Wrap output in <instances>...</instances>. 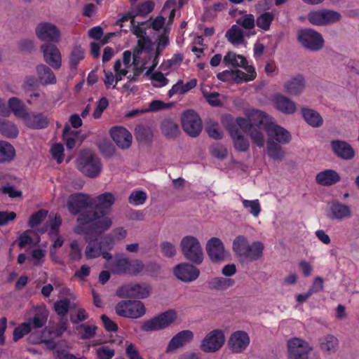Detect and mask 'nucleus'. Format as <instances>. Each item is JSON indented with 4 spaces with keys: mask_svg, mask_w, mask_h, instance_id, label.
<instances>
[{
    "mask_svg": "<svg viewBox=\"0 0 359 359\" xmlns=\"http://www.w3.org/2000/svg\"><path fill=\"white\" fill-rule=\"evenodd\" d=\"M242 203L248 212L252 214L254 217H258L261 210L260 204L258 200L250 201L242 198Z\"/></svg>",
    "mask_w": 359,
    "mask_h": 359,
    "instance_id": "51",
    "label": "nucleus"
},
{
    "mask_svg": "<svg viewBox=\"0 0 359 359\" xmlns=\"http://www.w3.org/2000/svg\"><path fill=\"white\" fill-rule=\"evenodd\" d=\"M182 252L189 261L200 264L203 260V252L198 240L192 236L184 237L180 243Z\"/></svg>",
    "mask_w": 359,
    "mask_h": 359,
    "instance_id": "5",
    "label": "nucleus"
},
{
    "mask_svg": "<svg viewBox=\"0 0 359 359\" xmlns=\"http://www.w3.org/2000/svg\"><path fill=\"white\" fill-rule=\"evenodd\" d=\"M353 213L349 205L340 202H333L329 206L327 217L332 220L341 221L352 217Z\"/></svg>",
    "mask_w": 359,
    "mask_h": 359,
    "instance_id": "22",
    "label": "nucleus"
},
{
    "mask_svg": "<svg viewBox=\"0 0 359 359\" xmlns=\"http://www.w3.org/2000/svg\"><path fill=\"white\" fill-rule=\"evenodd\" d=\"M95 234L86 235V241L88 245L85 249V256L86 259H95L101 256L102 245L100 244L97 237L100 236Z\"/></svg>",
    "mask_w": 359,
    "mask_h": 359,
    "instance_id": "29",
    "label": "nucleus"
},
{
    "mask_svg": "<svg viewBox=\"0 0 359 359\" xmlns=\"http://www.w3.org/2000/svg\"><path fill=\"white\" fill-rule=\"evenodd\" d=\"M184 131L191 137H197L202 130V122L198 114L194 110L185 111L181 118Z\"/></svg>",
    "mask_w": 359,
    "mask_h": 359,
    "instance_id": "12",
    "label": "nucleus"
},
{
    "mask_svg": "<svg viewBox=\"0 0 359 359\" xmlns=\"http://www.w3.org/2000/svg\"><path fill=\"white\" fill-rule=\"evenodd\" d=\"M341 180L339 174L332 169H327L318 172L316 176V182L317 184L324 186L329 187L332 186Z\"/></svg>",
    "mask_w": 359,
    "mask_h": 359,
    "instance_id": "30",
    "label": "nucleus"
},
{
    "mask_svg": "<svg viewBox=\"0 0 359 359\" xmlns=\"http://www.w3.org/2000/svg\"><path fill=\"white\" fill-rule=\"evenodd\" d=\"M271 102L276 110L284 114H294L297 111L296 102L280 93L274 94L271 99Z\"/></svg>",
    "mask_w": 359,
    "mask_h": 359,
    "instance_id": "17",
    "label": "nucleus"
},
{
    "mask_svg": "<svg viewBox=\"0 0 359 359\" xmlns=\"http://www.w3.org/2000/svg\"><path fill=\"white\" fill-rule=\"evenodd\" d=\"M206 131L210 137L215 140H221L223 137V132L220 130L218 123H212L206 128Z\"/></svg>",
    "mask_w": 359,
    "mask_h": 359,
    "instance_id": "63",
    "label": "nucleus"
},
{
    "mask_svg": "<svg viewBox=\"0 0 359 359\" xmlns=\"http://www.w3.org/2000/svg\"><path fill=\"white\" fill-rule=\"evenodd\" d=\"M291 141V135L284 128L271 122V158L281 160L285 151L281 144Z\"/></svg>",
    "mask_w": 359,
    "mask_h": 359,
    "instance_id": "4",
    "label": "nucleus"
},
{
    "mask_svg": "<svg viewBox=\"0 0 359 359\" xmlns=\"http://www.w3.org/2000/svg\"><path fill=\"white\" fill-rule=\"evenodd\" d=\"M37 37L43 41L57 42L60 37L57 27L50 22H41L36 27Z\"/></svg>",
    "mask_w": 359,
    "mask_h": 359,
    "instance_id": "19",
    "label": "nucleus"
},
{
    "mask_svg": "<svg viewBox=\"0 0 359 359\" xmlns=\"http://www.w3.org/2000/svg\"><path fill=\"white\" fill-rule=\"evenodd\" d=\"M109 101L105 97H101L97 102V107L95 109L93 116L94 118L97 119L101 117L104 110L107 108Z\"/></svg>",
    "mask_w": 359,
    "mask_h": 359,
    "instance_id": "61",
    "label": "nucleus"
},
{
    "mask_svg": "<svg viewBox=\"0 0 359 359\" xmlns=\"http://www.w3.org/2000/svg\"><path fill=\"white\" fill-rule=\"evenodd\" d=\"M88 318L89 315L83 308H79L76 315L70 314V321L74 325H79V323L88 319Z\"/></svg>",
    "mask_w": 359,
    "mask_h": 359,
    "instance_id": "60",
    "label": "nucleus"
},
{
    "mask_svg": "<svg viewBox=\"0 0 359 359\" xmlns=\"http://www.w3.org/2000/svg\"><path fill=\"white\" fill-rule=\"evenodd\" d=\"M226 128L233 140L234 148L241 152L248 151L249 149L250 142L248 140L241 134L236 126L233 123H228Z\"/></svg>",
    "mask_w": 359,
    "mask_h": 359,
    "instance_id": "24",
    "label": "nucleus"
},
{
    "mask_svg": "<svg viewBox=\"0 0 359 359\" xmlns=\"http://www.w3.org/2000/svg\"><path fill=\"white\" fill-rule=\"evenodd\" d=\"M152 46V41L149 36H146L138 39L137 46L135 48L133 52V64L136 65L139 55H140L143 50L149 52L151 50Z\"/></svg>",
    "mask_w": 359,
    "mask_h": 359,
    "instance_id": "38",
    "label": "nucleus"
},
{
    "mask_svg": "<svg viewBox=\"0 0 359 359\" xmlns=\"http://www.w3.org/2000/svg\"><path fill=\"white\" fill-rule=\"evenodd\" d=\"M249 245L248 239L243 236H237L233 242V250L238 257H244Z\"/></svg>",
    "mask_w": 359,
    "mask_h": 359,
    "instance_id": "48",
    "label": "nucleus"
},
{
    "mask_svg": "<svg viewBox=\"0 0 359 359\" xmlns=\"http://www.w3.org/2000/svg\"><path fill=\"white\" fill-rule=\"evenodd\" d=\"M223 63L225 66H231L233 67H241L245 69L248 72L251 66H248L246 58L241 55H237L233 52H228L224 57Z\"/></svg>",
    "mask_w": 359,
    "mask_h": 359,
    "instance_id": "35",
    "label": "nucleus"
},
{
    "mask_svg": "<svg viewBox=\"0 0 359 359\" xmlns=\"http://www.w3.org/2000/svg\"><path fill=\"white\" fill-rule=\"evenodd\" d=\"M193 338L194 334L191 331L188 330L180 331L170 339L167 346L166 351L170 352L175 351L190 342Z\"/></svg>",
    "mask_w": 359,
    "mask_h": 359,
    "instance_id": "28",
    "label": "nucleus"
},
{
    "mask_svg": "<svg viewBox=\"0 0 359 359\" xmlns=\"http://www.w3.org/2000/svg\"><path fill=\"white\" fill-rule=\"evenodd\" d=\"M248 117L253 128H264V130L269 134V122L265 113L259 110L252 109L248 114Z\"/></svg>",
    "mask_w": 359,
    "mask_h": 359,
    "instance_id": "31",
    "label": "nucleus"
},
{
    "mask_svg": "<svg viewBox=\"0 0 359 359\" xmlns=\"http://www.w3.org/2000/svg\"><path fill=\"white\" fill-rule=\"evenodd\" d=\"M306 88L305 77L300 74L290 76L283 83V89L286 93L294 97L303 94Z\"/></svg>",
    "mask_w": 359,
    "mask_h": 359,
    "instance_id": "16",
    "label": "nucleus"
},
{
    "mask_svg": "<svg viewBox=\"0 0 359 359\" xmlns=\"http://www.w3.org/2000/svg\"><path fill=\"white\" fill-rule=\"evenodd\" d=\"M41 49L45 62L55 69H59L62 65V55L60 50L53 43H44Z\"/></svg>",
    "mask_w": 359,
    "mask_h": 359,
    "instance_id": "18",
    "label": "nucleus"
},
{
    "mask_svg": "<svg viewBox=\"0 0 359 359\" xmlns=\"http://www.w3.org/2000/svg\"><path fill=\"white\" fill-rule=\"evenodd\" d=\"M250 344V337L245 331H236L229 340V348L233 353H239L245 351Z\"/></svg>",
    "mask_w": 359,
    "mask_h": 359,
    "instance_id": "23",
    "label": "nucleus"
},
{
    "mask_svg": "<svg viewBox=\"0 0 359 359\" xmlns=\"http://www.w3.org/2000/svg\"><path fill=\"white\" fill-rule=\"evenodd\" d=\"M225 341L224 332L216 329L208 332L201 341V350L205 353H215L220 349Z\"/></svg>",
    "mask_w": 359,
    "mask_h": 359,
    "instance_id": "14",
    "label": "nucleus"
},
{
    "mask_svg": "<svg viewBox=\"0 0 359 359\" xmlns=\"http://www.w3.org/2000/svg\"><path fill=\"white\" fill-rule=\"evenodd\" d=\"M229 123H233L238 128H240L245 133H250L253 128L249 117H237L235 121H231Z\"/></svg>",
    "mask_w": 359,
    "mask_h": 359,
    "instance_id": "59",
    "label": "nucleus"
},
{
    "mask_svg": "<svg viewBox=\"0 0 359 359\" xmlns=\"http://www.w3.org/2000/svg\"><path fill=\"white\" fill-rule=\"evenodd\" d=\"M15 155V150L11 144L6 141H0V163L11 161Z\"/></svg>",
    "mask_w": 359,
    "mask_h": 359,
    "instance_id": "47",
    "label": "nucleus"
},
{
    "mask_svg": "<svg viewBox=\"0 0 359 359\" xmlns=\"http://www.w3.org/2000/svg\"><path fill=\"white\" fill-rule=\"evenodd\" d=\"M302 114L306 123L313 128H320L323 124V118L320 114L311 108H302Z\"/></svg>",
    "mask_w": 359,
    "mask_h": 359,
    "instance_id": "32",
    "label": "nucleus"
},
{
    "mask_svg": "<svg viewBox=\"0 0 359 359\" xmlns=\"http://www.w3.org/2000/svg\"><path fill=\"white\" fill-rule=\"evenodd\" d=\"M47 211L45 210H39L36 212L32 214L29 219L28 225L31 228H34L41 224L46 218Z\"/></svg>",
    "mask_w": 359,
    "mask_h": 359,
    "instance_id": "57",
    "label": "nucleus"
},
{
    "mask_svg": "<svg viewBox=\"0 0 359 359\" xmlns=\"http://www.w3.org/2000/svg\"><path fill=\"white\" fill-rule=\"evenodd\" d=\"M151 287L145 283L126 285L119 287L116 295L120 298L144 299L149 296Z\"/></svg>",
    "mask_w": 359,
    "mask_h": 359,
    "instance_id": "13",
    "label": "nucleus"
},
{
    "mask_svg": "<svg viewBox=\"0 0 359 359\" xmlns=\"http://www.w3.org/2000/svg\"><path fill=\"white\" fill-rule=\"evenodd\" d=\"M70 308V300L69 299H63L57 301L54 304V309L58 316H65Z\"/></svg>",
    "mask_w": 359,
    "mask_h": 359,
    "instance_id": "54",
    "label": "nucleus"
},
{
    "mask_svg": "<svg viewBox=\"0 0 359 359\" xmlns=\"http://www.w3.org/2000/svg\"><path fill=\"white\" fill-rule=\"evenodd\" d=\"M263 128H253L249 133L252 142L259 147H262L264 144V134L262 131Z\"/></svg>",
    "mask_w": 359,
    "mask_h": 359,
    "instance_id": "56",
    "label": "nucleus"
},
{
    "mask_svg": "<svg viewBox=\"0 0 359 359\" xmlns=\"http://www.w3.org/2000/svg\"><path fill=\"white\" fill-rule=\"evenodd\" d=\"M85 53L83 48L76 45L72 49L69 55V65L72 71H76L79 62L84 59Z\"/></svg>",
    "mask_w": 359,
    "mask_h": 359,
    "instance_id": "39",
    "label": "nucleus"
},
{
    "mask_svg": "<svg viewBox=\"0 0 359 359\" xmlns=\"http://www.w3.org/2000/svg\"><path fill=\"white\" fill-rule=\"evenodd\" d=\"M287 355L289 359H309L313 347L306 341L297 337L287 341Z\"/></svg>",
    "mask_w": 359,
    "mask_h": 359,
    "instance_id": "11",
    "label": "nucleus"
},
{
    "mask_svg": "<svg viewBox=\"0 0 359 359\" xmlns=\"http://www.w3.org/2000/svg\"><path fill=\"white\" fill-rule=\"evenodd\" d=\"M97 327L93 325H88L87 323L79 324L75 327V330L77 332L80 339L86 340L90 339L95 337Z\"/></svg>",
    "mask_w": 359,
    "mask_h": 359,
    "instance_id": "46",
    "label": "nucleus"
},
{
    "mask_svg": "<svg viewBox=\"0 0 359 359\" xmlns=\"http://www.w3.org/2000/svg\"><path fill=\"white\" fill-rule=\"evenodd\" d=\"M115 311L119 316L137 319L145 314L146 309L139 300H122L116 305Z\"/></svg>",
    "mask_w": 359,
    "mask_h": 359,
    "instance_id": "10",
    "label": "nucleus"
},
{
    "mask_svg": "<svg viewBox=\"0 0 359 359\" xmlns=\"http://www.w3.org/2000/svg\"><path fill=\"white\" fill-rule=\"evenodd\" d=\"M203 95L206 99L207 102L212 107H218L221 105V102L218 99L219 96L217 92H208L206 90H203Z\"/></svg>",
    "mask_w": 359,
    "mask_h": 359,
    "instance_id": "62",
    "label": "nucleus"
},
{
    "mask_svg": "<svg viewBox=\"0 0 359 359\" xmlns=\"http://www.w3.org/2000/svg\"><path fill=\"white\" fill-rule=\"evenodd\" d=\"M207 253L213 262H218L224 259V247L222 241L213 237L206 244Z\"/></svg>",
    "mask_w": 359,
    "mask_h": 359,
    "instance_id": "26",
    "label": "nucleus"
},
{
    "mask_svg": "<svg viewBox=\"0 0 359 359\" xmlns=\"http://www.w3.org/2000/svg\"><path fill=\"white\" fill-rule=\"evenodd\" d=\"M147 199V194L142 191H133L129 198L128 202L135 205L143 204Z\"/></svg>",
    "mask_w": 359,
    "mask_h": 359,
    "instance_id": "58",
    "label": "nucleus"
},
{
    "mask_svg": "<svg viewBox=\"0 0 359 359\" xmlns=\"http://www.w3.org/2000/svg\"><path fill=\"white\" fill-rule=\"evenodd\" d=\"M297 41L304 48L318 51L325 46L323 35L313 29H303L297 32Z\"/></svg>",
    "mask_w": 359,
    "mask_h": 359,
    "instance_id": "7",
    "label": "nucleus"
},
{
    "mask_svg": "<svg viewBox=\"0 0 359 359\" xmlns=\"http://www.w3.org/2000/svg\"><path fill=\"white\" fill-rule=\"evenodd\" d=\"M236 23L247 30L245 32L247 37L249 38L256 34V32L254 30L255 20L253 15L248 14L242 16L237 19Z\"/></svg>",
    "mask_w": 359,
    "mask_h": 359,
    "instance_id": "41",
    "label": "nucleus"
},
{
    "mask_svg": "<svg viewBox=\"0 0 359 359\" xmlns=\"http://www.w3.org/2000/svg\"><path fill=\"white\" fill-rule=\"evenodd\" d=\"M233 283L234 281L232 279L217 277L208 282V286L210 289L223 290L233 285Z\"/></svg>",
    "mask_w": 359,
    "mask_h": 359,
    "instance_id": "49",
    "label": "nucleus"
},
{
    "mask_svg": "<svg viewBox=\"0 0 359 359\" xmlns=\"http://www.w3.org/2000/svg\"><path fill=\"white\" fill-rule=\"evenodd\" d=\"M78 166L82 173L93 178L98 176L102 168L100 159L90 151L81 153L78 161Z\"/></svg>",
    "mask_w": 359,
    "mask_h": 359,
    "instance_id": "6",
    "label": "nucleus"
},
{
    "mask_svg": "<svg viewBox=\"0 0 359 359\" xmlns=\"http://www.w3.org/2000/svg\"><path fill=\"white\" fill-rule=\"evenodd\" d=\"M151 84L155 88H162L168 84L169 80L159 71H156L150 76Z\"/></svg>",
    "mask_w": 359,
    "mask_h": 359,
    "instance_id": "52",
    "label": "nucleus"
},
{
    "mask_svg": "<svg viewBox=\"0 0 359 359\" xmlns=\"http://www.w3.org/2000/svg\"><path fill=\"white\" fill-rule=\"evenodd\" d=\"M114 354V350L107 346H102L97 349V355L99 359H111Z\"/></svg>",
    "mask_w": 359,
    "mask_h": 359,
    "instance_id": "64",
    "label": "nucleus"
},
{
    "mask_svg": "<svg viewBox=\"0 0 359 359\" xmlns=\"http://www.w3.org/2000/svg\"><path fill=\"white\" fill-rule=\"evenodd\" d=\"M25 125L31 129L40 130L48 127L49 118L43 113H29L23 118Z\"/></svg>",
    "mask_w": 359,
    "mask_h": 359,
    "instance_id": "27",
    "label": "nucleus"
},
{
    "mask_svg": "<svg viewBox=\"0 0 359 359\" xmlns=\"http://www.w3.org/2000/svg\"><path fill=\"white\" fill-rule=\"evenodd\" d=\"M162 133L168 138L174 139L180 134L177 123L170 119H165L161 126Z\"/></svg>",
    "mask_w": 359,
    "mask_h": 359,
    "instance_id": "42",
    "label": "nucleus"
},
{
    "mask_svg": "<svg viewBox=\"0 0 359 359\" xmlns=\"http://www.w3.org/2000/svg\"><path fill=\"white\" fill-rule=\"evenodd\" d=\"M110 135L116 144L122 149H128L132 144L131 133L123 126H114L109 130Z\"/></svg>",
    "mask_w": 359,
    "mask_h": 359,
    "instance_id": "20",
    "label": "nucleus"
},
{
    "mask_svg": "<svg viewBox=\"0 0 359 359\" xmlns=\"http://www.w3.org/2000/svg\"><path fill=\"white\" fill-rule=\"evenodd\" d=\"M339 347V341L337 338L332 334H326L319 339L320 349L327 353H334Z\"/></svg>",
    "mask_w": 359,
    "mask_h": 359,
    "instance_id": "34",
    "label": "nucleus"
},
{
    "mask_svg": "<svg viewBox=\"0 0 359 359\" xmlns=\"http://www.w3.org/2000/svg\"><path fill=\"white\" fill-rule=\"evenodd\" d=\"M91 200L93 212L97 214L95 217L93 231L95 235L102 234L108 230L112 224L111 219L107 215L115 202V197L110 192H104L96 197L91 198Z\"/></svg>",
    "mask_w": 359,
    "mask_h": 359,
    "instance_id": "2",
    "label": "nucleus"
},
{
    "mask_svg": "<svg viewBox=\"0 0 359 359\" xmlns=\"http://www.w3.org/2000/svg\"><path fill=\"white\" fill-rule=\"evenodd\" d=\"M0 134L7 139H15L18 136L19 130L13 122L0 118Z\"/></svg>",
    "mask_w": 359,
    "mask_h": 359,
    "instance_id": "36",
    "label": "nucleus"
},
{
    "mask_svg": "<svg viewBox=\"0 0 359 359\" xmlns=\"http://www.w3.org/2000/svg\"><path fill=\"white\" fill-rule=\"evenodd\" d=\"M67 210L74 215H78V225L74 229V232L79 235L94 234L93 225L95 221V212H93L91 197L83 193L72 194L67 201Z\"/></svg>",
    "mask_w": 359,
    "mask_h": 359,
    "instance_id": "1",
    "label": "nucleus"
},
{
    "mask_svg": "<svg viewBox=\"0 0 359 359\" xmlns=\"http://www.w3.org/2000/svg\"><path fill=\"white\" fill-rule=\"evenodd\" d=\"M245 35V34L243 33L242 29L236 25L231 26V27L226 33V36L227 37L229 41L234 46L243 43Z\"/></svg>",
    "mask_w": 359,
    "mask_h": 359,
    "instance_id": "44",
    "label": "nucleus"
},
{
    "mask_svg": "<svg viewBox=\"0 0 359 359\" xmlns=\"http://www.w3.org/2000/svg\"><path fill=\"white\" fill-rule=\"evenodd\" d=\"M32 330L30 329V325L29 323L24 322L17 326L13 331V341H18L19 339L22 338L25 335L29 334Z\"/></svg>",
    "mask_w": 359,
    "mask_h": 359,
    "instance_id": "53",
    "label": "nucleus"
},
{
    "mask_svg": "<svg viewBox=\"0 0 359 359\" xmlns=\"http://www.w3.org/2000/svg\"><path fill=\"white\" fill-rule=\"evenodd\" d=\"M8 106L10 111H11L18 118L23 119L27 114V111L25 109L24 103L18 97H13L10 98L8 102Z\"/></svg>",
    "mask_w": 359,
    "mask_h": 359,
    "instance_id": "40",
    "label": "nucleus"
},
{
    "mask_svg": "<svg viewBox=\"0 0 359 359\" xmlns=\"http://www.w3.org/2000/svg\"><path fill=\"white\" fill-rule=\"evenodd\" d=\"M38 80L43 86L55 84L57 81L56 76L50 67L46 65H39L36 68Z\"/></svg>",
    "mask_w": 359,
    "mask_h": 359,
    "instance_id": "33",
    "label": "nucleus"
},
{
    "mask_svg": "<svg viewBox=\"0 0 359 359\" xmlns=\"http://www.w3.org/2000/svg\"><path fill=\"white\" fill-rule=\"evenodd\" d=\"M135 137L140 143L151 144L153 140L154 134L150 127L140 124L135 127Z\"/></svg>",
    "mask_w": 359,
    "mask_h": 359,
    "instance_id": "37",
    "label": "nucleus"
},
{
    "mask_svg": "<svg viewBox=\"0 0 359 359\" xmlns=\"http://www.w3.org/2000/svg\"><path fill=\"white\" fill-rule=\"evenodd\" d=\"M330 147L334 154L343 160H351L355 156V151L350 144L340 140H333Z\"/></svg>",
    "mask_w": 359,
    "mask_h": 359,
    "instance_id": "21",
    "label": "nucleus"
},
{
    "mask_svg": "<svg viewBox=\"0 0 359 359\" xmlns=\"http://www.w3.org/2000/svg\"><path fill=\"white\" fill-rule=\"evenodd\" d=\"M175 276L184 282H191L198 278L200 271L194 265L189 264H178L174 269Z\"/></svg>",
    "mask_w": 359,
    "mask_h": 359,
    "instance_id": "25",
    "label": "nucleus"
},
{
    "mask_svg": "<svg viewBox=\"0 0 359 359\" xmlns=\"http://www.w3.org/2000/svg\"><path fill=\"white\" fill-rule=\"evenodd\" d=\"M177 313L174 310H168L144 321L141 325V330L153 332L165 329L170 326L176 319Z\"/></svg>",
    "mask_w": 359,
    "mask_h": 359,
    "instance_id": "9",
    "label": "nucleus"
},
{
    "mask_svg": "<svg viewBox=\"0 0 359 359\" xmlns=\"http://www.w3.org/2000/svg\"><path fill=\"white\" fill-rule=\"evenodd\" d=\"M256 72L254 67H250L248 69V74L243 72L239 69L235 70H224L217 74L219 80L224 82L235 81L237 83H242L243 81H252L256 77Z\"/></svg>",
    "mask_w": 359,
    "mask_h": 359,
    "instance_id": "15",
    "label": "nucleus"
},
{
    "mask_svg": "<svg viewBox=\"0 0 359 359\" xmlns=\"http://www.w3.org/2000/svg\"><path fill=\"white\" fill-rule=\"evenodd\" d=\"M154 2L149 0L137 5L133 11L135 15L144 17L150 13L154 10Z\"/></svg>",
    "mask_w": 359,
    "mask_h": 359,
    "instance_id": "50",
    "label": "nucleus"
},
{
    "mask_svg": "<svg viewBox=\"0 0 359 359\" xmlns=\"http://www.w3.org/2000/svg\"><path fill=\"white\" fill-rule=\"evenodd\" d=\"M307 18L311 25L323 27L339 22L341 15L334 10L323 8L311 11Z\"/></svg>",
    "mask_w": 359,
    "mask_h": 359,
    "instance_id": "8",
    "label": "nucleus"
},
{
    "mask_svg": "<svg viewBox=\"0 0 359 359\" xmlns=\"http://www.w3.org/2000/svg\"><path fill=\"white\" fill-rule=\"evenodd\" d=\"M104 267L114 275L136 276L144 271L145 266L140 259H131L123 253H116L113 260L106 264Z\"/></svg>",
    "mask_w": 359,
    "mask_h": 359,
    "instance_id": "3",
    "label": "nucleus"
},
{
    "mask_svg": "<svg viewBox=\"0 0 359 359\" xmlns=\"http://www.w3.org/2000/svg\"><path fill=\"white\" fill-rule=\"evenodd\" d=\"M48 313L46 309L37 311L32 318L28 319L26 322L30 325V329L43 327L48 320Z\"/></svg>",
    "mask_w": 359,
    "mask_h": 359,
    "instance_id": "45",
    "label": "nucleus"
},
{
    "mask_svg": "<svg viewBox=\"0 0 359 359\" xmlns=\"http://www.w3.org/2000/svg\"><path fill=\"white\" fill-rule=\"evenodd\" d=\"M69 258L71 262H78L82 258L81 248L77 241L74 240L69 244Z\"/></svg>",
    "mask_w": 359,
    "mask_h": 359,
    "instance_id": "55",
    "label": "nucleus"
},
{
    "mask_svg": "<svg viewBox=\"0 0 359 359\" xmlns=\"http://www.w3.org/2000/svg\"><path fill=\"white\" fill-rule=\"evenodd\" d=\"M263 249L264 246L260 242H254L252 244L249 243L243 259L250 262L257 260L262 257Z\"/></svg>",
    "mask_w": 359,
    "mask_h": 359,
    "instance_id": "43",
    "label": "nucleus"
}]
</instances>
